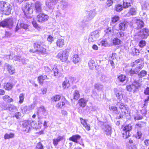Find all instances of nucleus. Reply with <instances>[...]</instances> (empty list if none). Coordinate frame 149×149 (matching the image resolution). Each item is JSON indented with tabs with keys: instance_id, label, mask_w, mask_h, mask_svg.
I'll list each match as a JSON object with an SVG mask.
<instances>
[{
	"instance_id": "ea45409f",
	"label": "nucleus",
	"mask_w": 149,
	"mask_h": 149,
	"mask_svg": "<svg viewBox=\"0 0 149 149\" xmlns=\"http://www.w3.org/2000/svg\"><path fill=\"white\" fill-rule=\"evenodd\" d=\"M8 109L10 111H13L17 110L16 107L14 105L8 104Z\"/></svg>"
},
{
	"instance_id": "f257e3e1",
	"label": "nucleus",
	"mask_w": 149,
	"mask_h": 149,
	"mask_svg": "<svg viewBox=\"0 0 149 149\" xmlns=\"http://www.w3.org/2000/svg\"><path fill=\"white\" fill-rule=\"evenodd\" d=\"M34 47L35 49V52H38L39 54H45L48 52L46 49L44 47V44L41 42L35 43L34 44Z\"/></svg>"
},
{
	"instance_id": "ddd939ff",
	"label": "nucleus",
	"mask_w": 149,
	"mask_h": 149,
	"mask_svg": "<svg viewBox=\"0 0 149 149\" xmlns=\"http://www.w3.org/2000/svg\"><path fill=\"white\" fill-rule=\"evenodd\" d=\"M56 47L59 48H62L63 47L65 44V40L61 38H58L56 42Z\"/></svg>"
},
{
	"instance_id": "864d4df0",
	"label": "nucleus",
	"mask_w": 149,
	"mask_h": 149,
	"mask_svg": "<svg viewBox=\"0 0 149 149\" xmlns=\"http://www.w3.org/2000/svg\"><path fill=\"white\" fill-rule=\"evenodd\" d=\"M146 45V42L145 41L142 40L140 41L139 43V45L141 48H143Z\"/></svg>"
},
{
	"instance_id": "37998d69",
	"label": "nucleus",
	"mask_w": 149,
	"mask_h": 149,
	"mask_svg": "<svg viewBox=\"0 0 149 149\" xmlns=\"http://www.w3.org/2000/svg\"><path fill=\"white\" fill-rule=\"evenodd\" d=\"M9 58L10 59H13L15 61H20L21 57L19 56H15L13 57H12V56L11 55H10L8 56Z\"/></svg>"
},
{
	"instance_id": "a19ab883",
	"label": "nucleus",
	"mask_w": 149,
	"mask_h": 149,
	"mask_svg": "<svg viewBox=\"0 0 149 149\" xmlns=\"http://www.w3.org/2000/svg\"><path fill=\"white\" fill-rule=\"evenodd\" d=\"M114 9L115 10L120 12L123 10L122 6L120 4L116 5L115 6Z\"/></svg>"
},
{
	"instance_id": "de8ad7c7",
	"label": "nucleus",
	"mask_w": 149,
	"mask_h": 149,
	"mask_svg": "<svg viewBox=\"0 0 149 149\" xmlns=\"http://www.w3.org/2000/svg\"><path fill=\"white\" fill-rule=\"evenodd\" d=\"M24 94L23 93H21L19 95V102L20 103L22 104L23 102L24 98Z\"/></svg>"
},
{
	"instance_id": "5fc2aeb1",
	"label": "nucleus",
	"mask_w": 149,
	"mask_h": 149,
	"mask_svg": "<svg viewBox=\"0 0 149 149\" xmlns=\"http://www.w3.org/2000/svg\"><path fill=\"white\" fill-rule=\"evenodd\" d=\"M46 6L50 9H52L54 7V4L51 2L46 3Z\"/></svg>"
},
{
	"instance_id": "c03bdc74",
	"label": "nucleus",
	"mask_w": 149,
	"mask_h": 149,
	"mask_svg": "<svg viewBox=\"0 0 149 149\" xmlns=\"http://www.w3.org/2000/svg\"><path fill=\"white\" fill-rule=\"evenodd\" d=\"M125 78L126 76L123 74L120 75L118 77V80L121 82H123L125 80Z\"/></svg>"
},
{
	"instance_id": "4d7b16f0",
	"label": "nucleus",
	"mask_w": 149,
	"mask_h": 149,
	"mask_svg": "<svg viewBox=\"0 0 149 149\" xmlns=\"http://www.w3.org/2000/svg\"><path fill=\"white\" fill-rule=\"evenodd\" d=\"M124 33L123 31L119 32L117 33V36L119 38L122 37L124 36Z\"/></svg>"
},
{
	"instance_id": "39448f33",
	"label": "nucleus",
	"mask_w": 149,
	"mask_h": 149,
	"mask_svg": "<svg viewBox=\"0 0 149 149\" xmlns=\"http://www.w3.org/2000/svg\"><path fill=\"white\" fill-rule=\"evenodd\" d=\"M121 129L122 130L123 137L124 139H127L130 136V134L129 132L132 129V126L131 124H130L123 127Z\"/></svg>"
},
{
	"instance_id": "cd10ccee",
	"label": "nucleus",
	"mask_w": 149,
	"mask_h": 149,
	"mask_svg": "<svg viewBox=\"0 0 149 149\" xmlns=\"http://www.w3.org/2000/svg\"><path fill=\"white\" fill-rule=\"evenodd\" d=\"M30 5L29 4L26 3L25 6L23 9V10L25 15L30 13Z\"/></svg>"
},
{
	"instance_id": "412c9836",
	"label": "nucleus",
	"mask_w": 149,
	"mask_h": 149,
	"mask_svg": "<svg viewBox=\"0 0 149 149\" xmlns=\"http://www.w3.org/2000/svg\"><path fill=\"white\" fill-rule=\"evenodd\" d=\"M114 94L117 99L120 100L123 98V96L121 92L119 91L117 89H114Z\"/></svg>"
},
{
	"instance_id": "f3484780",
	"label": "nucleus",
	"mask_w": 149,
	"mask_h": 149,
	"mask_svg": "<svg viewBox=\"0 0 149 149\" xmlns=\"http://www.w3.org/2000/svg\"><path fill=\"white\" fill-rule=\"evenodd\" d=\"M5 67L10 74H12L15 72V68L12 65L6 63L5 65Z\"/></svg>"
},
{
	"instance_id": "2f4dec72",
	"label": "nucleus",
	"mask_w": 149,
	"mask_h": 149,
	"mask_svg": "<svg viewBox=\"0 0 149 149\" xmlns=\"http://www.w3.org/2000/svg\"><path fill=\"white\" fill-rule=\"evenodd\" d=\"M127 23L125 22L120 23L119 25V29L124 31L126 27Z\"/></svg>"
},
{
	"instance_id": "603ef678",
	"label": "nucleus",
	"mask_w": 149,
	"mask_h": 149,
	"mask_svg": "<svg viewBox=\"0 0 149 149\" xmlns=\"http://www.w3.org/2000/svg\"><path fill=\"white\" fill-rule=\"evenodd\" d=\"M100 44L99 45H101V46H104V47H106L108 45V42H107V40H102L100 42Z\"/></svg>"
},
{
	"instance_id": "6e6d98bb",
	"label": "nucleus",
	"mask_w": 149,
	"mask_h": 149,
	"mask_svg": "<svg viewBox=\"0 0 149 149\" xmlns=\"http://www.w3.org/2000/svg\"><path fill=\"white\" fill-rule=\"evenodd\" d=\"M20 24L21 28H22L25 29H28V26L27 24L23 23H20Z\"/></svg>"
},
{
	"instance_id": "473e14b6",
	"label": "nucleus",
	"mask_w": 149,
	"mask_h": 149,
	"mask_svg": "<svg viewBox=\"0 0 149 149\" xmlns=\"http://www.w3.org/2000/svg\"><path fill=\"white\" fill-rule=\"evenodd\" d=\"M88 64L90 69H93L96 67L95 63L93 60H90L88 63Z\"/></svg>"
},
{
	"instance_id": "680f3d73",
	"label": "nucleus",
	"mask_w": 149,
	"mask_h": 149,
	"mask_svg": "<svg viewBox=\"0 0 149 149\" xmlns=\"http://www.w3.org/2000/svg\"><path fill=\"white\" fill-rule=\"evenodd\" d=\"M47 40L51 43L53 41L54 39L53 37L51 36H49L47 39Z\"/></svg>"
},
{
	"instance_id": "58836bf2",
	"label": "nucleus",
	"mask_w": 149,
	"mask_h": 149,
	"mask_svg": "<svg viewBox=\"0 0 149 149\" xmlns=\"http://www.w3.org/2000/svg\"><path fill=\"white\" fill-rule=\"evenodd\" d=\"M136 24L138 28H141L143 26V22L140 19L137 20Z\"/></svg>"
},
{
	"instance_id": "0e129e2a",
	"label": "nucleus",
	"mask_w": 149,
	"mask_h": 149,
	"mask_svg": "<svg viewBox=\"0 0 149 149\" xmlns=\"http://www.w3.org/2000/svg\"><path fill=\"white\" fill-rule=\"evenodd\" d=\"M10 98V97L8 95H5L3 97V100L5 101H8V100Z\"/></svg>"
},
{
	"instance_id": "bf43d9fd",
	"label": "nucleus",
	"mask_w": 149,
	"mask_h": 149,
	"mask_svg": "<svg viewBox=\"0 0 149 149\" xmlns=\"http://www.w3.org/2000/svg\"><path fill=\"white\" fill-rule=\"evenodd\" d=\"M36 149H43V146L39 142L37 144L36 147Z\"/></svg>"
},
{
	"instance_id": "e2e57ef3",
	"label": "nucleus",
	"mask_w": 149,
	"mask_h": 149,
	"mask_svg": "<svg viewBox=\"0 0 149 149\" xmlns=\"http://www.w3.org/2000/svg\"><path fill=\"white\" fill-rule=\"evenodd\" d=\"M113 0H107V4L108 6L111 5L112 4Z\"/></svg>"
},
{
	"instance_id": "3c124183",
	"label": "nucleus",
	"mask_w": 149,
	"mask_h": 149,
	"mask_svg": "<svg viewBox=\"0 0 149 149\" xmlns=\"http://www.w3.org/2000/svg\"><path fill=\"white\" fill-rule=\"evenodd\" d=\"M146 71L144 70H143L141 71V72L138 75L139 77H143L146 76Z\"/></svg>"
},
{
	"instance_id": "8fccbe9b",
	"label": "nucleus",
	"mask_w": 149,
	"mask_h": 149,
	"mask_svg": "<svg viewBox=\"0 0 149 149\" xmlns=\"http://www.w3.org/2000/svg\"><path fill=\"white\" fill-rule=\"evenodd\" d=\"M61 98V96L59 95H56L53 97L52 98V100L53 101L56 102L59 100Z\"/></svg>"
},
{
	"instance_id": "9d476101",
	"label": "nucleus",
	"mask_w": 149,
	"mask_h": 149,
	"mask_svg": "<svg viewBox=\"0 0 149 149\" xmlns=\"http://www.w3.org/2000/svg\"><path fill=\"white\" fill-rule=\"evenodd\" d=\"M149 35V30L146 29H143L138 34L139 39L146 38Z\"/></svg>"
},
{
	"instance_id": "2eb2a0df",
	"label": "nucleus",
	"mask_w": 149,
	"mask_h": 149,
	"mask_svg": "<svg viewBox=\"0 0 149 149\" xmlns=\"http://www.w3.org/2000/svg\"><path fill=\"white\" fill-rule=\"evenodd\" d=\"M31 123V121L28 120H25L23 121L22 124V127L25 129H23V130L29 132L30 129V125Z\"/></svg>"
},
{
	"instance_id": "bb28decb",
	"label": "nucleus",
	"mask_w": 149,
	"mask_h": 149,
	"mask_svg": "<svg viewBox=\"0 0 149 149\" xmlns=\"http://www.w3.org/2000/svg\"><path fill=\"white\" fill-rule=\"evenodd\" d=\"M72 60L74 64H76L80 61L81 59L78 55L74 54L73 56Z\"/></svg>"
},
{
	"instance_id": "7ed1b4c3",
	"label": "nucleus",
	"mask_w": 149,
	"mask_h": 149,
	"mask_svg": "<svg viewBox=\"0 0 149 149\" xmlns=\"http://www.w3.org/2000/svg\"><path fill=\"white\" fill-rule=\"evenodd\" d=\"M134 65H137L136 68L134 69H132L130 71V74L131 75L133 74H136L139 72L140 70L142 68L143 66V63H141L139 60H136L134 63Z\"/></svg>"
},
{
	"instance_id": "13d9d810",
	"label": "nucleus",
	"mask_w": 149,
	"mask_h": 149,
	"mask_svg": "<svg viewBox=\"0 0 149 149\" xmlns=\"http://www.w3.org/2000/svg\"><path fill=\"white\" fill-rule=\"evenodd\" d=\"M126 89L129 91H131L132 90H134V88L132 86V85H129L126 86Z\"/></svg>"
},
{
	"instance_id": "20e7f679",
	"label": "nucleus",
	"mask_w": 149,
	"mask_h": 149,
	"mask_svg": "<svg viewBox=\"0 0 149 149\" xmlns=\"http://www.w3.org/2000/svg\"><path fill=\"white\" fill-rule=\"evenodd\" d=\"M116 104L120 109L122 113V114H120L119 116L117 117L118 119L121 118L123 117V116H125L126 114H128V109L126 107L123 103L118 102Z\"/></svg>"
},
{
	"instance_id": "4c0bfd02",
	"label": "nucleus",
	"mask_w": 149,
	"mask_h": 149,
	"mask_svg": "<svg viewBox=\"0 0 149 149\" xmlns=\"http://www.w3.org/2000/svg\"><path fill=\"white\" fill-rule=\"evenodd\" d=\"M70 86L69 81L68 79L65 80L63 83V87L64 89L68 88Z\"/></svg>"
},
{
	"instance_id": "f8f14e48",
	"label": "nucleus",
	"mask_w": 149,
	"mask_h": 149,
	"mask_svg": "<svg viewBox=\"0 0 149 149\" xmlns=\"http://www.w3.org/2000/svg\"><path fill=\"white\" fill-rule=\"evenodd\" d=\"M37 18L38 22L42 23L46 21L48 19L49 17L47 15L40 13L37 16Z\"/></svg>"
},
{
	"instance_id": "dca6fc26",
	"label": "nucleus",
	"mask_w": 149,
	"mask_h": 149,
	"mask_svg": "<svg viewBox=\"0 0 149 149\" xmlns=\"http://www.w3.org/2000/svg\"><path fill=\"white\" fill-rule=\"evenodd\" d=\"M81 122V124L88 131H89L91 130L90 126L89 124L87 123L88 120L84 119L82 118H80Z\"/></svg>"
},
{
	"instance_id": "7c9ffc66",
	"label": "nucleus",
	"mask_w": 149,
	"mask_h": 149,
	"mask_svg": "<svg viewBox=\"0 0 149 149\" xmlns=\"http://www.w3.org/2000/svg\"><path fill=\"white\" fill-rule=\"evenodd\" d=\"M47 77L45 75H42L38 77V80L39 83L40 84H42L43 83L44 80L47 79Z\"/></svg>"
},
{
	"instance_id": "6ab92c4d",
	"label": "nucleus",
	"mask_w": 149,
	"mask_h": 149,
	"mask_svg": "<svg viewBox=\"0 0 149 149\" xmlns=\"http://www.w3.org/2000/svg\"><path fill=\"white\" fill-rule=\"evenodd\" d=\"M133 1L132 0H124L123 1V6L124 8H128L132 4Z\"/></svg>"
},
{
	"instance_id": "1a4fd4ad",
	"label": "nucleus",
	"mask_w": 149,
	"mask_h": 149,
	"mask_svg": "<svg viewBox=\"0 0 149 149\" xmlns=\"http://www.w3.org/2000/svg\"><path fill=\"white\" fill-rule=\"evenodd\" d=\"M57 56L62 62H65L68 59V52L66 50L62 52H60L58 54Z\"/></svg>"
},
{
	"instance_id": "49530a36",
	"label": "nucleus",
	"mask_w": 149,
	"mask_h": 149,
	"mask_svg": "<svg viewBox=\"0 0 149 149\" xmlns=\"http://www.w3.org/2000/svg\"><path fill=\"white\" fill-rule=\"evenodd\" d=\"M119 19V17L118 16L115 15L112 17L111 21L112 23H115L118 22Z\"/></svg>"
},
{
	"instance_id": "0eeeda50",
	"label": "nucleus",
	"mask_w": 149,
	"mask_h": 149,
	"mask_svg": "<svg viewBox=\"0 0 149 149\" xmlns=\"http://www.w3.org/2000/svg\"><path fill=\"white\" fill-rule=\"evenodd\" d=\"M96 14L95 11L94 10L87 11L86 13V15L84 19L85 22H88L92 19Z\"/></svg>"
},
{
	"instance_id": "09e8293b",
	"label": "nucleus",
	"mask_w": 149,
	"mask_h": 149,
	"mask_svg": "<svg viewBox=\"0 0 149 149\" xmlns=\"http://www.w3.org/2000/svg\"><path fill=\"white\" fill-rule=\"evenodd\" d=\"M148 6V3L146 1L143 2L141 4L142 8L143 10H146Z\"/></svg>"
},
{
	"instance_id": "c756f323",
	"label": "nucleus",
	"mask_w": 149,
	"mask_h": 149,
	"mask_svg": "<svg viewBox=\"0 0 149 149\" xmlns=\"http://www.w3.org/2000/svg\"><path fill=\"white\" fill-rule=\"evenodd\" d=\"M132 86L134 88V91H135L136 89H138L140 86V84L139 81H137L135 80L132 84Z\"/></svg>"
},
{
	"instance_id": "423d86ee",
	"label": "nucleus",
	"mask_w": 149,
	"mask_h": 149,
	"mask_svg": "<svg viewBox=\"0 0 149 149\" xmlns=\"http://www.w3.org/2000/svg\"><path fill=\"white\" fill-rule=\"evenodd\" d=\"M13 22L12 18H8L0 22V26L7 27L11 28L13 24Z\"/></svg>"
},
{
	"instance_id": "c85d7f7f",
	"label": "nucleus",
	"mask_w": 149,
	"mask_h": 149,
	"mask_svg": "<svg viewBox=\"0 0 149 149\" xmlns=\"http://www.w3.org/2000/svg\"><path fill=\"white\" fill-rule=\"evenodd\" d=\"M63 137L61 136H59L57 139H55L53 140V143L55 146H56L58 143L61 140H63Z\"/></svg>"
},
{
	"instance_id": "c9c22d12",
	"label": "nucleus",
	"mask_w": 149,
	"mask_h": 149,
	"mask_svg": "<svg viewBox=\"0 0 149 149\" xmlns=\"http://www.w3.org/2000/svg\"><path fill=\"white\" fill-rule=\"evenodd\" d=\"M14 136V134L13 133H6L4 135V138L5 139H10L13 138Z\"/></svg>"
},
{
	"instance_id": "69168bd1",
	"label": "nucleus",
	"mask_w": 149,
	"mask_h": 149,
	"mask_svg": "<svg viewBox=\"0 0 149 149\" xmlns=\"http://www.w3.org/2000/svg\"><path fill=\"white\" fill-rule=\"evenodd\" d=\"M32 24L34 26L35 28H37L38 26V24H37L36 22L35 21H33L32 22Z\"/></svg>"
},
{
	"instance_id": "a878e982",
	"label": "nucleus",
	"mask_w": 149,
	"mask_h": 149,
	"mask_svg": "<svg viewBox=\"0 0 149 149\" xmlns=\"http://www.w3.org/2000/svg\"><path fill=\"white\" fill-rule=\"evenodd\" d=\"M136 9L135 8H132L130 9L129 11L126 14V15L129 17L130 15H134L136 13Z\"/></svg>"
},
{
	"instance_id": "72a5a7b5",
	"label": "nucleus",
	"mask_w": 149,
	"mask_h": 149,
	"mask_svg": "<svg viewBox=\"0 0 149 149\" xmlns=\"http://www.w3.org/2000/svg\"><path fill=\"white\" fill-rule=\"evenodd\" d=\"M13 87L12 85L9 83L4 84L3 86L4 88L5 89L8 91L10 90Z\"/></svg>"
},
{
	"instance_id": "f03ea898",
	"label": "nucleus",
	"mask_w": 149,
	"mask_h": 149,
	"mask_svg": "<svg viewBox=\"0 0 149 149\" xmlns=\"http://www.w3.org/2000/svg\"><path fill=\"white\" fill-rule=\"evenodd\" d=\"M11 10V6L6 2L0 1V11H3L6 15H9L10 13Z\"/></svg>"
},
{
	"instance_id": "f704fd0d",
	"label": "nucleus",
	"mask_w": 149,
	"mask_h": 149,
	"mask_svg": "<svg viewBox=\"0 0 149 149\" xmlns=\"http://www.w3.org/2000/svg\"><path fill=\"white\" fill-rule=\"evenodd\" d=\"M94 86L95 88L99 91L102 90L103 88V85L99 83H96Z\"/></svg>"
},
{
	"instance_id": "774afa93",
	"label": "nucleus",
	"mask_w": 149,
	"mask_h": 149,
	"mask_svg": "<svg viewBox=\"0 0 149 149\" xmlns=\"http://www.w3.org/2000/svg\"><path fill=\"white\" fill-rule=\"evenodd\" d=\"M145 145L146 146H148L149 145V140L146 139L145 140L144 142Z\"/></svg>"
},
{
	"instance_id": "5701e85b",
	"label": "nucleus",
	"mask_w": 149,
	"mask_h": 149,
	"mask_svg": "<svg viewBox=\"0 0 149 149\" xmlns=\"http://www.w3.org/2000/svg\"><path fill=\"white\" fill-rule=\"evenodd\" d=\"M87 100L84 98H81L78 101V104L81 107H84L86 104Z\"/></svg>"
},
{
	"instance_id": "9b49d317",
	"label": "nucleus",
	"mask_w": 149,
	"mask_h": 149,
	"mask_svg": "<svg viewBox=\"0 0 149 149\" xmlns=\"http://www.w3.org/2000/svg\"><path fill=\"white\" fill-rule=\"evenodd\" d=\"M102 130L107 136H111L112 132L111 127L108 125H105L102 127Z\"/></svg>"
},
{
	"instance_id": "052dcab7",
	"label": "nucleus",
	"mask_w": 149,
	"mask_h": 149,
	"mask_svg": "<svg viewBox=\"0 0 149 149\" xmlns=\"http://www.w3.org/2000/svg\"><path fill=\"white\" fill-rule=\"evenodd\" d=\"M8 105L7 104H1V108L2 109V110H7L8 108Z\"/></svg>"
},
{
	"instance_id": "6e6552de",
	"label": "nucleus",
	"mask_w": 149,
	"mask_h": 149,
	"mask_svg": "<svg viewBox=\"0 0 149 149\" xmlns=\"http://www.w3.org/2000/svg\"><path fill=\"white\" fill-rule=\"evenodd\" d=\"M99 32L97 31H95L92 32L88 39V42H91L96 40L99 38Z\"/></svg>"
},
{
	"instance_id": "393cba45",
	"label": "nucleus",
	"mask_w": 149,
	"mask_h": 149,
	"mask_svg": "<svg viewBox=\"0 0 149 149\" xmlns=\"http://www.w3.org/2000/svg\"><path fill=\"white\" fill-rule=\"evenodd\" d=\"M146 125L145 123L143 122H140L137 123L135 125V128L137 130H140L143 127Z\"/></svg>"
},
{
	"instance_id": "79ce46f5",
	"label": "nucleus",
	"mask_w": 149,
	"mask_h": 149,
	"mask_svg": "<svg viewBox=\"0 0 149 149\" xmlns=\"http://www.w3.org/2000/svg\"><path fill=\"white\" fill-rule=\"evenodd\" d=\"M80 94H79V92L78 90H75L74 91L73 96L74 99L75 100H77L80 97Z\"/></svg>"
},
{
	"instance_id": "4468645a",
	"label": "nucleus",
	"mask_w": 149,
	"mask_h": 149,
	"mask_svg": "<svg viewBox=\"0 0 149 149\" xmlns=\"http://www.w3.org/2000/svg\"><path fill=\"white\" fill-rule=\"evenodd\" d=\"M63 69L61 66H58L54 67L52 69L54 76H60L62 72Z\"/></svg>"
},
{
	"instance_id": "338daca9",
	"label": "nucleus",
	"mask_w": 149,
	"mask_h": 149,
	"mask_svg": "<svg viewBox=\"0 0 149 149\" xmlns=\"http://www.w3.org/2000/svg\"><path fill=\"white\" fill-rule=\"evenodd\" d=\"M20 24L18 23L17 24V26H16V27L15 29V31L16 32L17 31H18L19 30L20 28Z\"/></svg>"
},
{
	"instance_id": "aec40b11",
	"label": "nucleus",
	"mask_w": 149,
	"mask_h": 149,
	"mask_svg": "<svg viewBox=\"0 0 149 149\" xmlns=\"http://www.w3.org/2000/svg\"><path fill=\"white\" fill-rule=\"evenodd\" d=\"M45 109L44 107L42 106L38 109L36 114L38 115L39 118L42 115H43L45 113Z\"/></svg>"
},
{
	"instance_id": "a18cd8bd",
	"label": "nucleus",
	"mask_w": 149,
	"mask_h": 149,
	"mask_svg": "<svg viewBox=\"0 0 149 149\" xmlns=\"http://www.w3.org/2000/svg\"><path fill=\"white\" fill-rule=\"evenodd\" d=\"M121 42V41L118 38H115L113 40V43L115 45H119Z\"/></svg>"
},
{
	"instance_id": "e433bc0d",
	"label": "nucleus",
	"mask_w": 149,
	"mask_h": 149,
	"mask_svg": "<svg viewBox=\"0 0 149 149\" xmlns=\"http://www.w3.org/2000/svg\"><path fill=\"white\" fill-rule=\"evenodd\" d=\"M109 109L110 111H115L116 113L119 114V112L117 107L114 106H109Z\"/></svg>"
},
{
	"instance_id": "a211bd4d",
	"label": "nucleus",
	"mask_w": 149,
	"mask_h": 149,
	"mask_svg": "<svg viewBox=\"0 0 149 149\" xmlns=\"http://www.w3.org/2000/svg\"><path fill=\"white\" fill-rule=\"evenodd\" d=\"M67 101L64 98L62 99L61 101L58 102L56 105V107L58 108H63L65 107V104Z\"/></svg>"
},
{
	"instance_id": "4be33fe9",
	"label": "nucleus",
	"mask_w": 149,
	"mask_h": 149,
	"mask_svg": "<svg viewBox=\"0 0 149 149\" xmlns=\"http://www.w3.org/2000/svg\"><path fill=\"white\" fill-rule=\"evenodd\" d=\"M81 136L79 135L76 134L73 135L72 137H70L69 140L73 141L76 143L78 142V140L80 139Z\"/></svg>"
},
{
	"instance_id": "b1692460",
	"label": "nucleus",
	"mask_w": 149,
	"mask_h": 149,
	"mask_svg": "<svg viewBox=\"0 0 149 149\" xmlns=\"http://www.w3.org/2000/svg\"><path fill=\"white\" fill-rule=\"evenodd\" d=\"M41 3L39 1H37L35 4V7L36 11L37 12H40L41 10Z\"/></svg>"
}]
</instances>
